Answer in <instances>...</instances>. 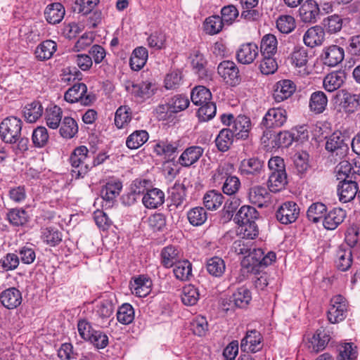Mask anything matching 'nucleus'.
<instances>
[{
    "mask_svg": "<svg viewBox=\"0 0 360 360\" xmlns=\"http://www.w3.org/2000/svg\"><path fill=\"white\" fill-rule=\"evenodd\" d=\"M262 347V335L256 330L247 331L240 342L241 350L246 353H255L261 350Z\"/></svg>",
    "mask_w": 360,
    "mask_h": 360,
    "instance_id": "nucleus-11",
    "label": "nucleus"
},
{
    "mask_svg": "<svg viewBox=\"0 0 360 360\" xmlns=\"http://www.w3.org/2000/svg\"><path fill=\"white\" fill-rule=\"evenodd\" d=\"M204 149L201 146H192L186 148L179 156L177 162L183 167H190L198 162Z\"/></svg>",
    "mask_w": 360,
    "mask_h": 360,
    "instance_id": "nucleus-17",
    "label": "nucleus"
},
{
    "mask_svg": "<svg viewBox=\"0 0 360 360\" xmlns=\"http://www.w3.org/2000/svg\"><path fill=\"white\" fill-rule=\"evenodd\" d=\"M173 273L180 281H188L193 276L192 264L187 259L181 260L174 266Z\"/></svg>",
    "mask_w": 360,
    "mask_h": 360,
    "instance_id": "nucleus-36",
    "label": "nucleus"
},
{
    "mask_svg": "<svg viewBox=\"0 0 360 360\" xmlns=\"http://www.w3.org/2000/svg\"><path fill=\"white\" fill-rule=\"evenodd\" d=\"M321 58L324 65L335 67L344 60V49L338 45H330L325 47L323 49Z\"/></svg>",
    "mask_w": 360,
    "mask_h": 360,
    "instance_id": "nucleus-13",
    "label": "nucleus"
},
{
    "mask_svg": "<svg viewBox=\"0 0 360 360\" xmlns=\"http://www.w3.org/2000/svg\"><path fill=\"white\" fill-rule=\"evenodd\" d=\"M328 104V98L324 92L316 91L311 94L309 107L310 110L316 114L323 112Z\"/></svg>",
    "mask_w": 360,
    "mask_h": 360,
    "instance_id": "nucleus-34",
    "label": "nucleus"
},
{
    "mask_svg": "<svg viewBox=\"0 0 360 360\" xmlns=\"http://www.w3.org/2000/svg\"><path fill=\"white\" fill-rule=\"evenodd\" d=\"M64 99L70 103H78L88 106L94 101V96L87 94V86L84 83L77 82L69 88L64 94Z\"/></svg>",
    "mask_w": 360,
    "mask_h": 360,
    "instance_id": "nucleus-4",
    "label": "nucleus"
},
{
    "mask_svg": "<svg viewBox=\"0 0 360 360\" xmlns=\"http://www.w3.org/2000/svg\"><path fill=\"white\" fill-rule=\"evenodd\" d=\"M359 191L357 183L352 179H343L338 185L339 200L343 203L352 200L359 194Z\"/></svg>",
    "mask_w": 360,
    "mask_h": 360,
    "instance_id": "nucleus-15",
    "label": "nucleus"
},
{
    "mask_svg": "<svg viewBox=\"0 0 360 360\" xmlns=\"http://www.w3.org/2000/svg\"><path fill=\"white\" fill-rule=\"evenodd\" d=\"M22 127V122L20 119L14 116L5 118L0 124L1 140L6 143H15L20 137Z\"/></svg>",
    "mask_w": 360,
    "mask_h": 360,
    "instance_id": "nucleus-2",
    "label": "nucleus"
},
{
    "mask_svg": "<svg viewBox=\"0 0 360 360\" xmlns=\"http://www.w3.org/2000/svg\"><path fill=\"white\" fill-rule=\"evenodd\" d=\"M191 99L195 105H201L211 101L212 94L207 88L204 86H198L193 89L191 94Z\"/></svg>",
    "mask_w": 360,
    "mask_h": 360,
    "instance_id": "nucleus-46",
    "label": "nucleus"
},
{
    "mask_svg": "<svg viewBox=\"0 0 360 360\" xmlns=\"http://www.w3.org/2000/svg\"><path fill=\"white\" fill-rule=\"evenodd\" d=\"M57 50V44L53 40H45L35 50L36 58L39 60L50 59Z\"/></svg>",
    "mask_w": 360,
    "mask_h": 360,
    "instance_id": "nucleus-35",
    "label": "nucleus"
},
{
    "mask_svg": "<svg viewBox=\"0 0 360 360\" xmlns=\"http://www.w3.org/2000/svg\"><path fill=\"white\" fill-rule=\"evenodd\" d=\"M296 86L294 82L289 79H283L277 82L273 93L276 102H282L290 97L295 91Z\"/></svg>",
    "mask_w": 360,
    "mask_h": 360,
    "instance_id": "nucleus-19",
    "label": "nucleus"
},
{
    "mask_svg": "<svg viewBox=\"0 0 360 360\" xmlns=\"http://www.w3.org/2000/svg\"><path fill=\"white\" fill-rule=\"evenodd\" d=\"M223 195L215 190L207 191L203 197L205 207L209 210H216L219 208L224 202Z\"/></svg>",
    "mask_w": 360,
    "mask_h": 360,
    "instance_id": "nucleus-43",
    "label": "nucleus"
},
{
    "mask_svg": "<svg viewBox=\"0 0 360 360\" xmlns=\"http://www.w3.org/2000/svg\"><path fill=\"white\" fill-rule=\"evenodd\" d=\"M49 139V135L45 127H37L33 130L32 134V141L35 147H44L47 144Z\"/></svg>",
    "mask_w": 360,
    "mask_h": 360,
    "instance_id": "nucleus-60",
    "label": "nucleus"
},
{
    "mask_svg": "<svg viewBox=\"0 0 360 360\" xmlns=\"http://www.w3.org/2000/svg\"><path fill=\"white\" fill-rule=\"evenodd\" d=\"M148 139V134L146 130H136L127 139L126 145L129 149H137L143 146Z\"/></svg>",
    "mask_w": 360,
    "mask_h": 360,
    "instance_id": "nucleus-51",
    "label": "nucleus"
},
{
    "mask_svg": "<svg viewBox=\"0 0 360 360\" xmlns=\"http://www.w3.org/2000/svg\"><path fill=\"white\" fill-rule=\"evenodd\" d=\"M319 11L316 1L307 0L299 9L300 20L304 23H314L317 20Z\"/></svg>",
    "mask_w": 360,
    "mask_h": 360,
    "instance_id": "nucleus-18",
    "label": "nucleus"
},
{
    "mask_svg": "<svg viewBox=\"0 0 360 360\" xmlns=\"http://www.w3.org/2000/svg\"><path fill=\"white\" fill-rule=\"evenodd\" d=\"M165 201L164 193L158 188L149 189L142 198V202L148 209H155Z\"/></svg>",
    "mask_w": 360,
    "mask_h": 360,
    "instance_id": "nucleus-26",
    "label": "nucleus"
},
{
    "mask_svg": "<svg viewBox=\"0 0 360 360\" xmlns=\"http://www.w3.org/2000/svg\"><path fill=\"white\" fill-rule=\"evenodd\" d=\"M217 72L228 84L235 86L240 82L238 68L233 61L221 62L218 65Z\"/></svg>",
    "mask_w": 360,
    "mask_h": 360,
    "instance_id": "nucleus-10",
    "label": "nucleus"
},
{
    "mask_svg": "<svg viewBox=\"0 0 360 360\" xmlns=\"http://www.w3.org/2000/svg\"><path fill=\"white\" fill-rule=\"evenodd\" d=\"M44 108L39 101H34L27 104L22 110L25 120L30 123L35 122L41 117Z\"/></svg>",
    "mask_w": 360,
    "mask_h": 360,
    "instance_id": "nucleus-33",
    "label": "nucleus"
},
{
    "mask_svg": "<svg viewBox=\"0 0 360 360\" xmlns=\"http://www.w3.org/2000/svg\"><path fill=\"white\" fill-rule=\"evenodd\" d=\"M191 65L199 78L205 79L207 77L206 69L207 60L204 56L198 50L191 54Z\"/></svg>",
    "mask_w": 360,
    "mask_h": 360,
    "instance_id": "nucleus-37",
    "label": "nucleus"
},
{
    "mask_svg": "<svg viewBox=\"0 0 360 360\" xmlns=\"http://www.w3.org/2000/svg\"><path fill=\"white\" fill-rule=\"evenodd\" d=\"M181 260L180 251L176 246L168 245L162 250L160 262L165 268L169 269L173 267Z\"/></svg>",
    "mask_w": 360,
    "mask_h": 360,
    "instance_id": "nucleus-22",
    "label": "nucleus"
},
{
    "mask_svg": "<svg viewBox=\"0 0 360 360\" xmlns=\"http://www.w3.org/2000/svg\"><path fill=\"white\" fill-rule=\"evenodd\" d=\"M348 141L347 137L341 132L336 131L326 137L325 149L332 156L342 158L347 155L349 150Z\"/></svg>",
    "mask_w": 360,
    "mask_h": 360,
    "instance_id": "nucleus-3",
    "label": "nucleus"
},
{
    "mask_svg": "<svg viewBox=\"0 0 360 360\" xmlns=\"http://www.w3.org/2000/svg\"><path fill=\"white\" fill-rule=\"evenodd\" d=\"M259 217V212L257 210L250 205L242 206L237 212L233 220L238 224L255 223Z\"/></svg>",
    "mask_w": 360,
    "mask_h": 360,
    "instance_id": "nucleus-30",
    "label": "nucleus"
},
{
    "mask_svg": "<svg viewBox=\"0 0 360 360\" xmlns=\"http://www.w3.org/2000/svg\"><path fill=\"white\" fill-rule=\"evenodd\" d=\"M125 89L139 102L149 98L154 94L153 84L149 81H142L139 83L127 81L125 83Z\"/></svg>",
    "mask_w": 360,
    "mask_h": 360,
    "instance_id": "nucleus-8",
    "label": "nucleus"
},
{
    "mask_svg": "<svg viewBox=\"0 0 360 360\" xmlns=\"http://www.w3.org/2000/svg\"><path fill=\"white\" fill-rule=\"evenodd\" d=\"M248 198L252 204L262 207L269 201L270 194L266 188L257 186L250 189Z\"/></svg>",
    "mask_w": 360,
    "mask_h": 360,
    "instance_id": "nucleus-29",
    "label": "nucleus"
},
{
    "mask_svg": "<svg viewBox=\"0 0 360 360\" xmlns=\"http://www.w3.org/2000/svg\"><path fill=\"white\" fill-rule=\"evenodd\" d=\"M114 304L110 300H103L100 302L96 307V316L101 320V324L105 321L111 317L114 311Z\"/></svg>",
    "mask_w": 360,
    "mask_h": 360,
    "instance_id": "nucleus-57",
    "label": "nucleus"
},
{
    "mask_svg": "<svg viewBox=\"0 0 360 360\" xmlns=\"http://www.w3.org/2000/svg\"><path fill=\"white\" fill-rule=\"evenodd\" d=\"M300 215V207L293 201H287L279 206L276 212V219L282 224L295 222Z\"/></svg>",
    "mask_w": 360,
    "mask_h": 360,
    "instance_id": "nucleus-9",
    "label": "nucleus"
},
{
    "mask_svg": "<svg viewBox=\"0 0 360 360\" xmlns=\"http://www.w3.org/2000/svg\"><path fill=\"white\" fill-rule=\"evenodd\" d=\"M89 150L85 146L76 148L70 157L72 173L77 178L83 177L91 169Z\"/></svg>",
    "mask_w": 360,
    "mask_h": 360,
    "instance_id": "nucleus-1",
    "label": "nucleus"
},
{
    "mask_svg": "<svg viewBox=\"0 0 360 360\" xmlns=\"http://www.w3.org/2000/svg\"><path fill=\"white\" fill-rule=\"evenodd\" d=\"M263 170L264 162L255 157L243 160L238 167L240 174L247 178L256 176Z\"/></svg>",
    "mask_w": 360,
    "mask_h": 360,
    "instance_id": "nucleus-12",
    "label": "nucleus"
},
{
    "mask_svg": "<svg viewBox=\"0 0 360 360\" xmlns=\"http://www.w3.org/2000/svg\"><path fill=\"white\" fill-rule=\"evenodd\" d=\"M131 120V110L127 105L120 106L115 113V124L118 129L127 127Z\"/></svg>",
    "mask_w": 360,
    "mask_h": 360,
    "instance_id": "nucleus-49",
    "label": "nucleus"
},
{
    "mask_svg": "<svg viewBox=\"0 0 360 360\" xmlns=\"http://www.w3.org/2000/svg\"><path fill=\"white\" fill-rule=\"evenodd\" d=\"M276 255L274 252H268L264 255L262 248H252L250 254L244 257L243 263L244 265L252 266L266 267L276 260Z\"/></svg>",
    "mask_w": 360,
    "mask_h": 360,
    "instance_id": "nucleus-7",
    "label": "nucleus"
},
{
    "mask_svg": "<svg viewBox=\"0 0 360 360\" xmlns=\"http://www.w3.org/2000/svg\"><path fill=\"white\" fill-rule=\"evenodd\" d=\"M352 251L351 248L341 245L337 251L335 265L342 271H347L352 264Z\"/></svg>",
    "mask_w": 360,
    "mask_h": 360,
    "instance_id": "nucleus-28",
    "label": "nucleus"
},
{
    "mask_svg": "<svg viewBox=\"0 0 360 360\" xmlns=\"http://www.w3.org/2000/svg\"><path fill=\"white\" fill-rule=\"evenodd\" d=\"M186 186L183 184L176 182L169 191L172 205L176 208L185 207L186 200Z\"/></svg>",
    "mask_w": 360,
    "mask_h": 360,
    "instance_id": "nucleus-32",
    "label": "nucleus"
},
{
    "mask_svg": "<svg viewBox=\"0 0 360 360\" xmlns=\"http://www.w3.org/2000/svg\"><path fill=\"white\" fill-rule=\"evenodd\" d=\"M288 184L286 173H270L267 186L270 191L276 193L283 189Z\"/></svg>",
    "mask_w": 360,
    "mask_h": 360,
    "instance_id": "nucleus-50",
    "label": "nucleus"
},
{
    "mask_svg": "<svg viewBox=\"0 0 360 360\" xmlns=\"http://www.w3.org/2000/svg\"><path fill=\"white\" fill-rule=\"evenodd\" d=\"M62 115L61 108L57 105H51L47 108L45 114L46 125L51 129H57L62 121Z\"/></svg>",
    "mask_w": 360,
    "mask_h": 360,
    "instance_id": "nucleus-41",
    "label": "nucleus"
},
{
    "mask_svg": "<svg viewBox=\"0 0 360 360\" xmlns=\"http://www.w3.org/2000/svg\"><path fill=\"white\" fill-rule=\"evenodd\" d=\"M278 41L276 37L271 34H265L260 42L262 56H275L277 51Z\"/></svg>",
    "mask_w": 360,
    "mask_h": 360,
    "instance_id": "nucleus-45",
    "label": "nucleus"
},
{
    "mask_svg": "<svg viewBox=\"0 0 360 360\" xmlns=\"http://www.w3.org/2000/svg\"><path fill=\"white\" fill-rule=\"evenodd\" d=\"M117 321L124 325L131 323L134 319V309L129 303L122 304L117 312Z\"/></svg>",
    "mask_w": 360,
    "mask_h": 360,
    "instance_id": "nucleus-56",
    "label": "nucleus"
},
{
    "mask_svg": "<svg viewBox=\"0 0 360 360\" xmlns=\"http://www.w3.org/2000/svg\"><path fill=\"white\" fill-rule=\"evenodd\" d=\"M345 217V210L342 208H334L325 214L323 225L326 229L334 230L342 223Z\"/></svg>",
    "mask_w": 360,
    "mask_h": 360,
    "instance_id": "nucleus-24",
    "label": "nucleus"
},
{
    "mask_svg": "<svg viewBox=\"0 0 360 360\" xmlns=\"http://www.w3.org/2000/svg\"><path fill=\"white\" fill-rule=\"evenodd\" d=\"M330 341V336L323 330H317L309 339L308 349L311 352L318 353L325 349Z\"/></svg>",
    "mask_w": 360,
    "mask_h": 360,
    "instance_id": "nucleus-23",
    "label": "nucleus"
},
{
    "mask_svg": "<svg viewBox=\"0 0 360 360\" xmlns=\"http://www.w3.org/2000/svg\"><path fill=\"white\" fill-rule=\"evenodd\" d=\"M323 25L330 34L340 32L342 27V19L338 15H329L323 20Z\"/></svg>",
    "mask_w": 360,
    "mask_h": 360,
    "instance_id": "nucleus-64",
    "label": "nucleus"
},
{
    "mask_svg": "<svg viewBox=\"0 0 360 360\" xmlns=\"http://www.w3.org/2000/svg\"><path fill=\"white\" fill-rule=\"evenodd\" d=\"M189 105L188 98L184 95H175L167 102L168 110L172 112H177L188 108Z\"/></svg>",
    "mask_w": 360,
    "mask_h": 360,
    "instance_id": "nucleus-62",
    "label": "nucleus"
},
{
    "mask_svg": "<svg viewBox=\"0 0 360 360\" xmlns=\"http://www.w3.org/2000/svg\"><path fill=\"white\" fill-rule=\"evenodd\" d=\"M65 13V8L60 3L49 4L44 11L46 21L53 25L60 22L64 18Z\"/></svg>",
    "mask_w": 360,
    "mask_h": 360,
    "instance_id": "nucleus-27",
    "label": "nucleus"
},
{
    "mask_svg": "<svg viewBox=\"0 0 360 360\" xmlns=\"http://www.w3.org/2000/svg\"><path fill=\"white\" fill-rule=\"evenodd\" d=\"M187 219L193 226L202 225L207 219V214L202 207H195L187 212Z\"/></svg>",
    "mask_w": 360,
    "mask_h": 360,
    "instance_id": "nucleus-52",
    "label": "nucleus"
},
{
    "mask_svg": "<svg viewBox=\"0 0 360 360\" xmlns=\"http://www.w3.org/2000/svg\"><path fill=\"white\" fill-rule=\"evenodd\" d=\"M148 57V52L146 48L139 46L136 48L130 57L129 65L134 71H139L146 65Z\"/></svg>",
    "mask_w": 360,
    "mask_h": 360,
    "instance_id": "nucleus-31",
    "label": "nucleus"
},
{
    "mask_svg": "<svg viewBox=\"0 0 360 360\" xmlns=\"http://www.w3.org/2000/svg\"><path fill=\"white\" fill-rule=\"evenodd\" d=\"M345 79L346 75L344 71L332 72L324 77L323 87L327 91L333 92L341 87Z\"/></svg>",
    "mask_w": 360,
    "mask_h": 360,
    "instance_id": "nucleus-25",
    "label": "nucleus"
},
{
    "mask_svg": "<svg viewBox=\"0 0 360 360\" xmlns=\"http://www.w3.org/2000/svg\"><path fill=\"white\" fill-rule=\"evenodd\" d=\"M259 55V49L254 42L241 44L236 51V59L238 63L244 65L252 63Z\"/></svg>",
    "mask_w": 360,
    "mask_h": 360,
    "instance_id": "nucleus-16",
    "label": "nucleus"
},
{
    "mask_svg": "<svg viewBox=\"0 0 360 360\" xmlns=\"http://www.w3.org/2000/svg\"><path fill=\"white\" fill-rule=\"evenodd\" d=\"M252 299L251 292L246 287H240L232 295L230 301L239 308L245 307Z\"/></svg>",
    "mask_w": 360,
    "mask_h": 360,
    "instance_id": "nucleus-47",
    "label": "nucleus"
},
{
    "mask_svg": "<svg viewBox=\"0 0 360 360\" xmlns=\"http://www.w3.org/2000/svg\"><path fill=\"white\" fill-rule=\"evenodd\" d=\"M150 281L142 278L141 277L135 278L134 283H130V288L132 293L139 297H144L149 294L150 291Z\"/></svg>",
    "mask_w": 360,
    "mask_h": 360,
    "instance_id": "nucleus-53",
    "label": "nucleus"
},
{
    "mask_svg": "<svg viewBox=\"0 0 360 360\" xmlns=\"http://www.w3.org/2000/svg\"><path fill=\"white\" fill-rule=\"evenodd\" d=\"M224 24V21L219 15H212L205 19L204 30L208 34H217L222 30Z\"/></svg>",
    "mask_w": 360,
    "mask_h": 360,
    "instance_id": "nucleus-55",
    "label": "nucleus"
},
{
    "mask_svg": "<svg viewBox=\"0 0 360 360\" xmlns=\"http://www.w3.org/2000/svg\"><path fill=\"white\" fill-rule=\"evenodd\" d=\"M179 147V143L177 141H160L155 145V151L159 155H165L169 158L177 151Z\"/></svg>",
    "mask_w": 360,
    "mask_h": 360,
    "instance_id": "nucleus-63",
    "label": "nucleus"
},
{
    "mask_svg": "<svg viewBox=\"0 0 360 360\" xmlns=\"http://www.w3.org/2000/svg\"><path fill=\"white\" fill-rule=\"evenodd\" d=\"M41 238L45 243L54 247L61 242L63 235L57 228L49 226L41 229Z\"/></svg>",
    "mask_w": 360,
    "mask_h": 360,
    "instance_id": "nucleus-42",
    "label": "nucleus"
},
{
    "mask_svg": "<svg viewBox=\"0 0 360 360\" xmlns=\"http://www.w3.org/2000/svg\"><path fill=\"white\" fill-rule=\"evenodd\" d=\"M348 311L346 299L341 295L334 296L330 300V305L328 311V319L331 323H337L343 321Z\"/></svg>",
    "mask_w": 360,
    "mask_h": 360,
    "instance_id": "nucleus-6",
    "label": "nucleus"
},
{
    "mask_svg": "<svg viewBox=\"0 0 360 360\" xmlns=\"http://www.w3.org/2000/svg\"><path fill=\"white\" fill-rule=\"evenodd\" d=\"M234 132L231 129H221L215 139V143L217 149L221 152H226L233 144Z\"/></svg>",
    "mask_w": 360,
    "mask_h": 360,
    "instance_id": "nucleus-38",
    "label": "nucleus"
},
{
    "mask_svg": "<svg viewBox=\"0 0 360 360\" xmlns=\"http://www.w3.org/2000/svg\"><path fill=\"white\" fill-rule=\"evenodd\" d=\"M288 115L285 109L271 108L264 115L260 127L265 129L280 128L286 123Z\"/></svg>",
    "mask_w": 360,
    "mask_h": 360,
    "instance_id": "nucleus-5",
    "label": "nucleus"
},
{
    "mask_svg": "<svg viewBox=\"0 0 360 360\" xmlns=\"http://www.w3.org/2000/svg\"><path fill=\"white\" fill-rule=\"evenodd\" d=\"M199 290L193 285H188L183 288L181 295V302L186 306H194L200 299Z\"/></svg>",
    "mask_w": 360,
    "mask_h": 360,
    "instance_id": "nucleus-44",
    "label": "nucleus"
},
{
    "mask_svg": "<svg viewBox=\"0 0 360 360\" xmlns=\"http://www.w3.org/2000/svg\"><path fill=\"white\" fill-rule=\"evenodd\" d=\"M22 302V292L15 287H10L0 292V302L7 309L18 308Z\"/></svg>",
    "mask_w": 360,
    "mask_h": 360,
    "instance_id": "nucleus-14",
    "label": "nucleus"
},
{
    "mask_svg": "<svg viewBox=\"0 0 360 360\" xmlns=\"http://www.w3.org/2000/svg\"><path fill=\"white\" fill-rule=\"evenodd\" d=\"M238 235L246 240H253L259 235V229L256 223L238 224Z\"/></svg>",
    "mask_w": 360,
    "mask_h": 360,
    "instance_id": "nucleus-61",
    "label": "nucleus"
},
{
    "mask_svg": "<svg viewBox=\"0 0 360 360\" xmlns=\"http://www.w3.org/2000/svg\"><path fill=\"white\" fill-rule=\"evenodd\" d=\"M251 129V122L249 117L245 115H238L234 120L231 132H234V136L237 139H246L249 136Z\"/></svg>",
    "mask_w": 360,
    "mask_h": 360,
    "instance_id": "nucleus-20",
    "label": "nucleus"
},
{
    "mask_svg": "<svg viewBox=\"0 0 360 360\" xmlns=\"http://www.w3.org/2000/svg\"><path fill=\"white\" fill-rule=\"evenodd\" d=\"M206 268L207 272L214 276H221L226 269L224 261L219 257H213L207 262Z\"/></svg>",
    "mask_w": 360,
    "mask_h": 360,
    "instance_id": "nucleus-54",
    "label": "nucleus"
},
{
    "mask_svg": "<svg viewBox=\"0 0 360 360\" xmlns=\"http://www.w3.org/2000/svg\"><path fill=\"white\" fill-rule=\"evenodd\" d=\"M276 27L283 34H289L296 27L295 18L290 15H283L276 20Z\"/></svg>",
    "mask_w": 360,
    "mask_h": 360,
    "instance_id": "nucleus-59",
    "label": "nucleus"
},
{
    "mask_svg": "<svg viewBox=\"0 0 360 360\" xmlns=\"http://www.w3.org/2000/svg\"><path fill=\"white\" fill-rule=\"evenodd\" d=\"M122 188V183L119 181L108 182L101 189V198L106 202H111L120 194Z\"/></svg>",
    "mask_w": 360,
    "mask_h": 360,
    "instance_id": "nucleus-40",
    "label": "nucleus"
},
{
    "mask_svg": "<svg viewBox=\"0 0 360 360\" xmlns=\"http://www.w3.org/2000/svg\"><path fill=\"white\" fill-rule=\"evenodd\" d=\"M327 211L326 206L322 202L312 203L307 212V216L309 221L317 223L325 216Z\"/></svg>",
    "mask_w": 360,
    "mask_h": 360,
    "instance_id": "nucleus-58",
    "label": "nucleus"
},
{
    "mask_svg": "<svg viewBox=\"0 0 360 360\" xmlns=\"http://www.w3.org/2000/svg\"><path fill=\"white\" fill-rule=\"evenodd\" d=\"M324 39V30L322 27L319 25L309 28L303 37L304 44L311 48L321 45Z\"/></svg>",
    "mask_w": 360,
    "mask_h": 360,
    "instance_id": "nucleus-21",
    "label": "nucleus"
},
{
    "mask_svg": "<svg viewBox=\"0 0 360 360\" xmlns=\"http://www.w3.org/2000/svg\"><path fill=\"white\" fill-rule=\"evenodd\" d=\"M6 219L13 226H22L29 221V215L22 208H12L8 210Z\"/></svg>",
    "mask_w": 360,
    "mask_h": 360,
    "instance_id": "nucleus-39",
    "label": "nucleus"
},
{
    "mask_svg": "<svg viewBox=\"0 0 360 360\" xmlns=\"http://www.w3.org/2000/svg\"><path fill=\"white\" fill-rule=\"evenodd\" d=\"M60 134L65 139H72L78 132L77 122L70 117H65L60 122Z\"/></svg>",
    "mask_w": 360,
    "mask_h": 360,
    "instance_id": "nucleus-48",
    "label": "nucleus"
}]
</instances>
